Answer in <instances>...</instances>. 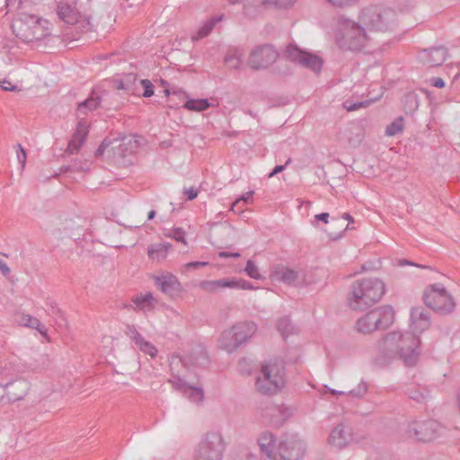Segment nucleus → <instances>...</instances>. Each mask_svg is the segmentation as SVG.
<instances>
[{
  "label": "nucleus",
  "mask_w": 460,
  "mask_h": 460,
  "mask_svg": "<svg viewBox=\"0 0 460 460\" xmlns=\"http://www.w3.org/2000/svg\"><path fill=\"white\" fill-rule=\"evenodd\" d=\"M269 411L272 416H275L277 414H282V411L279 407L272 406L269 408Z\"/></svg>",
  "instance_id": "774afa93"
},
{
  "label": "nucleus",
  "mask_w": 460,
  "mask_h": 460,
  "mask_svg": "<svg viewBox=\"0 0 460 460\" xmlns=\"http://www.w3.org/2000/svg\"><path fill=\"white\" fill-rule=\"evenodd\" d=\"M403 118H396L391 124L386 127L385 134L387 136H395L403 129Z\"/></svg>",
  "instance_id": "473e14b6"
},
{
  "label": "nucleus",
  "mask_w": 460,
  "mask_h": 460,
  "mask_svg": "<svg viewBox=\"0 0 460 460\" xmlns=\"http://www.w3.org/2000/svg\"><path fill=\"white\" fill-rule=\"evenodd\" d=\"M209 107L208 99H190L183 104V108L193 111H203Z\"/></svg>",
  "instance_id": "bb28decb"
},
{
  "label": "nucleus",
  "mask_w": 460,
  "mask_h": 460,
  "mask_svg": "<svg viewBox=\"0 0 460 460\" xmlns=\"http://www.w3.org/2000/svg\"><path fill=\"white\" fill-rule=\"evenodd\" d=\"M218 256L220 258H239L241 255L239 252H220Z\"/></svg>",
  "instance_id": "e2e57ef3"
},
{
  "label": "nucleus",
  "mask_w": 460,
  "mask_h": 460,
  "mask_svg": "<svg viewBox=\"0 0 460 460\" xmlns=\"http://www.w3.org/2000/svg\"><path fill=\"white\" fill-rule=\"evenodd\" d=\"M335 40L342 50L358 51L372 40V36L359 21L341 17L338 20Z\"/></svg>",
  "instance_id": "7ed1b4c3"
},
{
  "label": "nucleus",
  "mask_w": 460,
  "mask_h": 460,
  "mask_svg": "<svg viewBox=\"0 0 460 460\" xmlns=\"http://www.w3.org/2000/svg\"><path fill=\"white\" fill-rule=\"evenodd\" d=\"M270 277L276 281L291 285L296 281L298 274L292 269L282 265H277L274 267Z\"/></svg>",
  "instance_id": "5701e85b"
},
{
  "label": "nucleus",
  "mask_w": 460,
  "mask_h": 460,
  "mask_svg": "<svg viewBox=\"0 0 460 460\" xmlns=\"http://www.w3.org/2000/svg\"><path fill=\"white\" fill-rule=\"evenodd\" d=\"M57 13L60 20L67 24L75 25L82 32L90 31L93 27L90 15L80 12L75 3L58 4Z\"/></svg>",
  "instance_id": "9b49d317"
},
{
  "label": "nucleus",
  "mask_w": 460,
  "mask_h": 460,
  "mask_svg": "<svg viewBox=\"0 0 460 460\" xmlns=\"http://www.w3.org/2000/svg\"><path fill=\"white\" fill-rule=\"evenodd\" d=\"M184 193L187 196L189 200H193L198 196V190L191 187V188L186 189Z\"/></svg>",
  "instance_id": "680f3d73"
},
{
  "label": "nucleus",
  "mask_w": 460,
  "mask_h": 460,
  "mask_svg": "<svg viewBox=\"0 0 460 460\" xmlns=\"http://www.w3.org/2000/svg\"><path fill=\"white\" fill-rule=\"evenodd\" d=\"M330 4L336 7L349 6L356 3L358 0H326Z\"/></svg>",
  "instance_id": "8fccbe9b"
},
{
  "label": "nucleus",
  "mask_w": 460,
  "mask_h": 460,
  "mask_svg": "<svg viewBox=\"0 0 460 460\" xmlns=\"http://www.w3.org/2000/svg\"><path fill=\"white\" fill-rule=\"evenodd\" d=\"M369 104V102L368 101H365V102H351L349 101H346L344 102L343 103V107L348 111H357L360 108H363V107H367V105Z\"/></svg>",
  "instance_id": "79ce46f5"
},
{
  "label": "nucleus",
  "mask_w": 460,
  "mask_h": 460,
  "mask_svg": "<svg viewBox=\"0 0 460 460\" xmlns=\"http://www.w3.org/2000/svg\"><path fill=\"white\" fill-rule=\"evenodd\" d=\"M139 349L145 354L149 355L151 358H155L157 355L156 348L149 341L144 343Z\"/></svg>",
  "instance_id": "49530a36"
},
{
  "label": "nucleus",
  "mask_w": 460,
  "mask_h": 460,
  "mask_svg": "<svg viewBox=\"0 0 460 460\" xmlns=\"http://www.w3.org/2000/svg\"><path fill=\"white\" fill-rule=\"evenodd\" d=\"M394 320V311L390 305H384L375 308L356 323L358 332L367 334L379 329L388 328Z\"/></svg>",
  "instance_id": "0eeeda50"
},
{
  "label": "nucleus",
  "mask_w": 460,
  "mask_h": 460,
  "mask_svg": "<svg viewBox=\"0 0 460 460\" xmlns=\"http://www.w3.org/2000/svg\"><path fill=\"white\" fill-rule=\"evenodd\" d=\"M117 142V140H113V141H111V140H108L107 138H105L102 143L101 145L99 146V147L96 149L95 151V154L94 155L96 157H99V156H102L103 154H104V151L106 150V148L108 146H110L112 144H115Z\"/></svg>",
  "instance_id": "de8ad7c7"
},
{
  "label": "nucleus",
  "mask_w": 460,
  "mask_h": 460,
  "mask_svg": "<svg viewBox=\"0 0 460 460\" xmlns=\"http://www.w3.org/2000/svg\"><path fill=\"white\" fill-rule=\"evenodd\" d=\"M124 84H125V91L129 94H137V83H138V80L137 79L136 75L133 74H128L124 76L123 78Z\"/></svg>",
  "instance_id": "72a5a7b5"
},
{
  "label": "nucleus",
  "mask_w": 460,
  "mask_h": 460,
  "mask_svg": "<svg viewBox=\"0 0 460 460\" xmlns=\"http://www.w3.org/2000/svg\"><path fill=\"white\" fill-rule=\"evenodd\" d=\"M225 62L231 68H237L241 64L240 58L236 53L227 55L225 58Z\"/></svg>",
  "instance_id": "37998d69"
},
{
  "label": "nucleus",
  "mask_w": 460,
  "mask_h": 460,
  "mask_svg": "<svg viewBox=\"0 0 460 460\" xmlns=\"http://www.w3.org/2000/svg\"><path fill=\"white\" fill-rule=\"evenodd\" d=\"M430 85L437 88H443L445 86V82L440 77H432L429 79Z\"/></svg>",
  "instance_id": "bf43d9fd"
},
{
  "label": "nucleus",
  "mask_w": 460,
  "mask_h": 460,
  "mask_svg": "<svg viewBox=\"0 0 460 460\" xmlns=\"http://www.w3.org/2000/svg\"><path fill=\"white\" fill-rule=\"evenodd\" d=\"M187 393H183L192 402L199 403L204 399V392L201 387L189 385L186 389Z\"/></svg>",
  "instance_id": "c756f323"
},
{
  "label": "nucleus",
  "mask_w": 460,
  "mask_h": 460,
  "mask_svg": "<svg viewBox=\"0 0 460 460\" xmlns=\"http://www.w3.org/2000/svg\"><path fill=\"white\" fill-rule=\"evenodd\" d=\"M280 460H301L305 452V445L296 435L286 437L278 446Z\"/></svg>",
  "instance_id": "2eb2a0df"
},
{
  "label": "nucleus",
  "mask_w": 460,
  "mask_h": 460,
  "mask_svg": "<svg viewBox=\"0 0 460 460\" xmlns=\"http://www.w3.org/2000/svg\"><path fill=\"white\" fill-rule=\"evenodd\" d=\"M277 329L283 338L288 337L294 332V326L288 317H282L277 323Z\"/></svg>",
  "instance_id": "7c9ffc66"
},
{
  "label": "nucleus",
  "mask_w": 460,
  "mask_h": 460,
  "mask_svg": "<svg viewBox=\"0 0 460 460\" xmlns=\"http://www.w3.org/2000/svg\"><path fill=\"white\" fill-rule=\"evenodd\" d=\"M406 394L409 396V398L418 402H421L427 399L429 396V392H427L425 389L420 391L419 387L412 386L407 389Z\"/></svg>",
  "instance_id": "2f4dec72"
},
{
  "label": "nucleus",
  "mask_w": 460,
  "mask_h": 460,
  "mask_svg": "<svg viewBox=\"0 0 460 460\" xmlns=\"http://www.w3.org/2000/svg\"><path fill=\"white\" fill-rule=\"evenodd\" d=\"M132 341H134L135 344L138 347V349L140 347L143 346L144 343H146L147 341L145 340V338L140 334L138 333L135 339H133Z\"/></svg>",
  "instance_id": "0e129e2a"
},
{
  "label": "nucleus",
  "mask_w": 460,
  "mask_h": 460,
  "mask_svg": "<svg viewBox=\"0 0 460 460\" xmlns=\"http://www.w3.org/2000/svg\"><path fill=\"white\" fill-rule=\"evenodd\" d=\"M166 235L173 238L177 242L186 244L185 231L181 227L172 229L169 234H166Z\"/></svg>",
  "instance_id": "ea45409f"
},
{
  "label": "nucleus",
  "mask_w": 460,
  "mask_h": 460,
  "mask_svg": "<svg viewBox=\"0 0 460 460\" xmlns=\"http://www.w3.org/2000/svg\"><path fill=\"white\" fill-rule=\"evenodd\" d=\"M125 333L131 340L135 339L136 336L139 333L134 325H127Z\"/></svg>",
  "instance_id": "4d7b16f0"
},
{
  "label": "nucleus",
  "mask_w": 460,
  "mask_h": 460,
  "mask_svg": "<svg viewBox=\"0 0 460 460\" xmlns=\"http://www.w3.org/2000/svg\"><path fill=\"white\" fill-rule=\"evenodd\" d=\"M420 337L413 332H391L379 345L380 354L376 358V363L385 366L393 359L399 358L405 366L413 367L420 358Z\"/></svg>",
  "instance_id": "f257e3e1"
},
{
  "label": "nucleus",
  "mask_w": 460,
  "mask_h": 460,
  "mask_svg": "<svg viewBox=\"0 0 460 460\" xmlns=\"http://www.w3.org/2000/svg\"><path fill=\"white\" fill-rule=\"evenodd\" d=\"M16 156H17L18 163L21 164L22 169H23L25 167V164H26L27 154L21 144H18L16 146Z\"/></svg>",
  "instance_id": "c03bdc74"
},
{
  "label": "nucleus",
  "mask_w": 460,
  "mask_h": 460,
  "mask_svg": "<svg viewBox=\"0 0 460 460\" xmlns=\"http://www.w3.org/2000/svg\"><path fill=\"white\" fill-rule=\"evenodd\" d=\"M0 87L4 91H17L18 90V87L16 85L12 84L11 82H9L5 79L0 81Z\"/></svg>",
  "instance_id": "864d4df0"
},
{
  "label": "nucleus",
  "mask_w": 460,
  "mask_h": 460,
  "mask_svg": "<svg viewBox=\"0 0 460 460\" xmlns=\"http://www.w3.org/2000/svg\"><path fill=\"white\" fill-rule=\"evenodd\" d=\"M148 256L151 258L164 259L166 257L161 243L154 244L148 248Z\"/></svg>",
  "instance_id": "e433bc0d"
},
{
  "label": "nucleus",
  "mask_w": 460,
  "mask_h": 460,
  "mask_svg": "<svg viewBox=\"0 0 460 460\" xmlns=\"http://www.w3.org/2000/svg\"><path fill=\"white\" fill-rule=\"evenodd\" d=\"M291 158H288L284 165H277L274 167V169L269 173V178H272L278 173L283 172L287 165H288L291 163Z\"/></svg>",
  "instance_id": "603ef678"
},
{
  "label": "nucleus",
  "mask_w": 460,
  "mask_h": 460,
  "mask_svg": "<svg viewBox=\"0 0 460 460\" xmlns=\"http://www.w3.org/2000/svg\"><path fill=\"white\" fill-rule=\"evenodd\" d=\"M430 325L429 315L421 307H415L411 312V328L413 332H422Z\"/></svg>",
  "instance_id": "4be33fe9"
},
{
  "label": "nucleus",
  "mask_w": 460,
  "mask_h": 460,
  "mask_svg": "<svg viewBox=\"0 0 460 460\" xmlns=\"http://www.w3.org/2000/svg\"><path fill=\"white\" fill-rule=\"evenodd\" d=\"M279 56V52L271 45L258 46L251 52L248 65L254 70L265 69L272 65Z\"/></svg>",
  "instance_id": "4468645a"
},
{
  "label": "nucleus",
  "mask_w": 460,
  "mask_h": 460,
  "mask_svg": "<svg viewBox=\"0 0 460 460\" xmlns=\"http://www.w3.org/2000/svg\"><path fill=\"white\" fill-rule=\"evenodd\" d=\"M425 305L439 314H451L456 308L452 295L440 283L430 285L423 294Z\"/></svg>",
  "instance_id": "6e6552de"
},
{
  "label": "nucleus",
  "mask_w": 460,
  "mask_h": 460,
  "mask_svg": "<svg viewBox=\"0 0 460 460\" xmlns=\"http://www.w3.org/2000/svg\"><path fill=\"white\" fill-rule=\"evenodd\" d=\"M367 385L366 382L361 381L358 386L354 389H351L348 394L351 395L355 398H362L367 392Z\"/></svg>",
  "instance_id": "4c0bfd02"
},
{
  "label": "nucleus",
  "mask_w": 460,
  "mask_h": 460,
  "mask_svg": "<svg viewBox=\"0 0 460 460\" xmlns=\"http://www.w3.org/2000/svg\"><path fill=\"white\" fill-rule=\"evenodd\" d=\"M155 284L164 294L170 297L177 296L182 290L177 277L171 273L155 277Z\"/></svg>",
  "instance_id": "a211bd4d"
},
{
  "label": "nucleus",
  "mask_w": 460,
  "mask_h": 460,
  "mask_svg": "<svg viewBox=\"0 0 460 460\" xmlns=\"http://www.w3.org/2000/svg\"><path fill=\"white\" fill-rule=\"evenodd\" d=\"M252 195H253V191L251 190V191H248L247 193H245L244 195L241 196L238 199L235 200V202L232 205V210L233 211H235V208H237L238 204L240 201H243V203H248L249 200L252 199Z\"/></svg>",
  "instance_id": "3c124183"
},
{
  "label": "nucleus",
  "mask_w": 460,
  "mask_h": 460,
  "mask_svg": "<svg viewBox=\"0 0 460 460\" xmlns=\"http://www.w3.org/2000/svg\"><path fill=\"white\" fill-rule=\"evenodd\" d=\"M208 264V262H207V261H191V262L186 263L184 267L187 270H195L199 267L207 266Z\"/></svg>",
  "instance_id": "5fc2aeb1"
},
{
  "label": "nucleus",
  "mask_w": 460,
  "mask_h": 460,
  "mask_svg": "<svg viewBox=\"0 0 460 460\" xmlns=\"http://www.w3.org/2000/svg\"><path fill=\"white\" fill-rule=\"evenodd\" d=\"M138 146L137 139L135 137L128 136L121 137L119 146H113L112 148L118 149L117 152L119 155L127 156L128 155L135 153Z\"/></svg>",
  "instance_id": "393cba45"
},
{
  "label": "nucleus",
  "mask_w": 460,
  "mask_h": 460,
  "mask_svg": "<svg viewBox=\"0 0 460 460\" xmlns=\"http://www.w3.org/2000/svg\"><path fill=\"white\" fill-rule=\"evenodd\" d=\"M26 327L36 329L42 336H47V328L36 317L31 315L27 319Z\"/></svg>",
  "instance_id": "f704fd0d"
},
{
  "label": "nucleus",
  "mask_w": 460,
  "mask_h": 460,
  "mask_svg": "<svg viewBox=\"0 0 460 460\" xmlns=\"http://www.w3.org/2000/svg\"><path fill=\"white\" fill-rule=\"evenodd\" d=\"M106 94L105 91L97 89L93 90L87 99L78 103L76 108V116H86L89 112L97 110L104 101V96Z\"/></svg>",
  "instance_id": "f3484780"
},
{
  "label": "nucleus",
  "mask_w": 460,
  "mask_h": 460,
  "mask_svg": "<svg viewBox=\"0 0 460 460\" xmlns=\"http://www.w3.org/2000/svg\"><path fill=\"white\" fill-rule=\"evenodd\" d=\"M6 399L9 402L22 400L30 389V384L25 379H16L4 385Z\"/></svg>",
  "instance_id": "aec40b11"
},
{
  "label": "nucleus",
  "mask_w": 460,
  "mask_h": 460,
  "mask_svg": "<svg viewBox=\"0 0 460 460\" xmlns=\"http://www.w3.org/2000/svg\"><path fill=\"white\" fill-rule=\"evenodd\" d=\"M30 314H17L15 315L14 321L18 323L20 325L26 326L27 319L30 317Z\"/></svg>",
  "instance_id": "13d9d810"
},
{
  "label": "nucleus",
  "mask_w": 460,
  "mask_h": 460,
  "mask_svg": "<svg viewBox=\"0 0 460 460\" xmlns=\"http://www.w3.org/2000/svg\"><path fill=\"white\" fill-rule=\"evenodd\" d=\"M78 122L74 132L71 140L68 143L66 152L70 154H74L79 150L82 145L86 140L89 132V123L87 119L84 117H77Z\"/></svg>",
  "instance_id": "dca6fc26"
},
{
  "label": "nucleus",
  "mask_w": 460,
  "mask_h": 460,
  "mask_svg": "<svg viewBox=\"0 0 460 460\" xmlns=\"http://www.w3.org/2000/svg\"><path fill=\"white\" fill-rule=\"evenodd\" d=\"M234 338L232 327L224 331L218 340L219 347L229 353L235 351L238 348Z\"/></svg>",
  "instance_id": "a878e982"
},
{
  "label": "nucleus",
  "mask_w": 460,
  "mask_h": 460,
  "mask_svg": "<svg viewBox=\"0 0 460 460\" xmlns=\"http://www.w3.org/2000/svg\"><path fill=\"white\" fill-rule=\"evenodd\" d=\"M139 85H141L144 89L142 93V96L148 98L154 94V85L148 79H141L138 80Z\"/></svg>",
  "instance_id": "58836bf2"
},
{
  "label": "nucleus",
  "mask_w": 460,
  "mask_h": 460,
  "mask_svg": "<svg viewBox=\"0 0 460 460\" xmlns=\"http://www.w3.org/2000/svg\"><path fill=\"white\" fill-rule=\"evenodd\" d=\"M283 57L314 72L318 73L322 68V60L318 56L305 51L295 44L287 46L283 52Z\"/></svg>",
  "instance_id": "ddd939ff"
},
{
  "label": "nucleus",
  "mask_w": 460,
  "mask_h": 460,
  "mask_svg": "<svg viewBox=\"0 0 460 460\" xmlns=\"http://www.w3.org/2000/svg\"><path fill=\"white\" fill-rule=\"evenodd\" d=\"M270 4L279 8H288L292 6L296 0H268Z\"/></svg>",
  "instance_id": "09e8293b"
},
{
  "label": "nucleus",
  "mask_w": 460,
  "mask_h": 460,
  "mask_svg": "<svg viewBox=\"0 0 460 460\" xmlns=\"http://www.w3.org/2000/svg\"><path fill=\"white\" fill-rule=\"evenodd\" d=\"M285 363L281 359L274 358L266 361L261 366V375L256 377V390L265 395H273L285 386Z\"/></svg>",
  "instance_id": "39448f33"
},
{
  "label": "nucleus",
  "mask_w": 460,
  "mask_h": 460,
  "mask_svg": "<svg viewBox=\"0 0 460 460\" xmlns=\"http://www.w3.org/2000/svg\"><path fill=\"white\" fill-rule=\"evenodd\" d=\"M398 265L399 266L411 265V266H415V267L420 268V269H431L429 266H426V265H422V264H417V263H414V262L410 261L408 260H399L398 261Z\"/></svg>",
  "instance_id": "6e6d98bb"
},
{
  "label": "nucleus",
  "mask_w": 460,
  "mask_h": 460,
  "mask_svg": "<svg viewBox=\"0 0 460 460\" xmlns=\"http://www.w3.org/2000/svg\"><path fill=\"white\" fill-rule=\"evenodd\" d=\"M222 20V16L213 17L199 30L197 32V36L194 37L195 40L202 39L207 37L211 31L213 30L214 26Z\"/></svg>",
  "instance_id": "c85d7f7f"
},
{
  "label": "nucleus",
  "mask_w": 460,
  "mask_h": 460,
  "mask_svg": "<svg viewBox=\"0 0 460 460\" xmlns=\"http://www.w3.org/2000/svg\"><path fill=\"white\" fill-rule=\"evenodd\" d=\"M225 448V441L220 432H207L195 448L194 460H222Z\"/></svg>",
  "instance_id": "1a4fd4ad"
},
{
  "label": "nucleus",
  "mask_w": 460,
  "mask_h": 460,
  "mask_svg": "<svg viewBox=\"0 0 460 460\" xmlns=\"http://www.w3.org/2000/svg\"><path fill=\"white\" fill-rule=\"evenodd\" d=\"M244 271L252 279H260L261 278L258 267L254 264V262L252 260L247 261Z\"/></svg>",
  "instance_id": "c9c22d12"
},
{
  "label": "nucleus",
  "mask_w": 460,
  "mask_h": 460,
  "mask_svg": "<svg viewBox=\"0 0 460 460\" xmlns=\"http://www.w3.org/2000/svg\"><path fill=\"white\" fill-rule=\"evenodd\" d=\"M12 28L16 37L25 43L38 42L50 35L49 22L33 14L22 13Z\"/></svg>",
  "instance_id": "423d86ee"
},
{
  "label": "nucleus",
  "mask_w": 460,
  "mask_h": 460,
  "mask_svg": "<svg viewBox=\"0 0 460 460\" xmlns=\"http://www.w3.org/2000/svg\"><path fill=\"white\" fill-rule=\"evenodd\" d=\"M154 296L151 293L135 296L132 302L135 305L142 310H150L153 308Z\"/></svg>",
  "instance_id": "cd10ccee"
},
{
  "label": "nucleus",
  "mask_w": 460,
  "mask_h": 460,
  "mask_svg": "<svg viewBox=\"0 0 460 460\" xmlns=\"http://www.w3.org/2000/svg\"><path fill=\"white\" fill-rule=\"evenodd\" d=\"M237 285L234 286V287H232L231 288H242V289H252V285L246 281V280H235Z\"/></svg>",
  "instance_id": "052dcab7"
},
{
  "label": "nucleus",
  "mask_w": 460,
  "mask_h": 460,
  "mask_svg": "<svg viewBox=\"0 0 460 460\" xmlns=\"http://www.w3.org/2000/svg\"><path fill=\"white\" fill-rule=\"evenodd\" d=\"M47 305H48V308L46 311L49 315L59 316V317L63 318L62 311L60 310V308L58 306V305L55 302L49 301L47 304Z\"/></svg>",
  "instance_id": "a18cd8bd"
},
{
  "label": "nucleus",
  "mask_w": 460,
  "mask_h": 460,
  "mask_svg": "<svg viewBox=\"0 0 460 460\" xmlns=\"http://www.w3.org/2000/svg\"><path fill=\"white\" fill-rule=\"evenodd\" d=\"M235 335L237 348L246 343L257 332V325L253 322H240L232 326Z\"/></svg>",
  "instance_id": "6ab92c4d"
},
{
  "label": "nucleus",
  "mask_w": 460,
  "mask_h": 460,
  "mask_svg": "<svg viewBox=\"0 0 460 460\" xmlns=\"http://www.w3.org/2000/svg\"><path fill=\"white\" fill-rule=\"evenodd\" d=\"M235 279H217V280H203L199 284V288L205 292L214 293L220 288H232L236 286Z\"/></svg>",
  "instance_id": "b1692460"
},
{
  "label": "nucleus",
  "mask_w": 460,
  "mask_h": 460,
  "mask_svg": "<svg viewBox=\"0 0 460 460\" xmlns=\"http://www.w3.org/2000/svg\"><path fill=\"white\" fill-rule=\"evenodd\" d=\"M444 427L435 420H413L408 424L406 435L418 442L428 443L442 435Z\"/></svg>",
  "instance_id": "9d476101"
},
{
  "label": "nucleus",
  "mask_w": 460,
  "mask_h": 460,
  "mask_svg": "<svg viewBox=\"0 0 460 460\" xmlns=\"http://www.w3.org/2000/svg\"><path fill=\"white\" fill-rule=\"evenodd\" d=\"M359 439L353 431V428L346 421L337 423L331 430L327 443L335 450H342Z\"/></svg>",
  "instance_id": "f8f14e48"
},
{
  "label": "nucleus",
  "mask_w": 460,
  "mask_h": 460,
  "mask_svg": "<svg viewBox=\"0 0 460 460\" xmlns=\"http://www.w3.org/2000/svg\"><path fill=\"white\" fill-rule=\"evenodd\" d=\"M0 271L4 275H8L10 273V269L7 264L0 259Z\"/></svg>",
  "instance_id": "69168bd1"
},
{
  "label": "nucleus",
  "mask_w": 460,
  "mask_h": 460,
  "mask_svg": "<svg viewBox=\"0 0 460 460\" xmlns=\"http://www.w3.org/2000/svg\"><path fill=\"white\" fill-rule=\"evenodd\" d=\"M328 218H329V213H326V212H323V213H321V214H318L315 216L316 220L323 221L325 224L328 223Z\"/></svg>",
  "instance_id": "338daca9"
},
{
  "label": "nucleus",
  "mask_w": 460,
  "mask_h": 460,
  "mask_svg": "<svg viewBox=\"0 0 460 460\" xmlns=\"http://www.w3.org/2000/svg\"><path fill=\"white\" fill-rule=\"evenodd\" d=\"M169 383L177 389L181 391L182 393H187V388L190 385H188L181 377L174 376L172 379H169Z\"/></svg>",
  "instance_id": "a19ab883"
},
{
  "label": "nucleus",
  "mask_w": 460,
  "mask_h": 460,
  "mask_svg": "<svg viewBox=\"0 0 460 460\" xmlns=\"http://www.w3.org/2000/svg\"><path fill=\"white\" fill-rule=\"evenodd\" d=\"M358 20L372 37L376 33L391 32L397 25L395 12L380 5L363 8L359 13Z\"/></svg>",
  "instance_id": "20e7f679"
},
{
  "label": "nucleus",
  "mask_w": 460,
  "mask_h": 460,
  "mask_svg": "<svg viewBox=\"0 0 460 460\" xmlns=\"http://www.w3.org/2000/svg\"><path fill=\"white\" fill-rule=\"evenodd\" d=\"M447 57V49L443 47H433L429 49H424L421 53V60L429 66H440Z\"/></svg>",
  "instance_id": "412c9836"
},
{
  "label": "nucleus",
  "mask_w": 460,
  "mask_h": 460,
  "mask_svg": "<svg viewBox=\"0 0 460 460\" xmlns=\"http://www.w3.org/2000/svg\"><path fill=\"white\" fill-rule=\"evenodd\" d=\"M384 294L385 284L380 279H358L350 287L348 304L352 310L364 311L379 301Z\"/></svg>",
  "instance_id": "f03ea898"
}]
</instances>
